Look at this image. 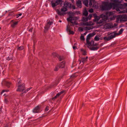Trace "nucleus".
<instances>
[{
    "instance_id": "nucleus-53",
    "label": "nucleus",
    "mask_w": 127,
    "mask_h": 127,
    "mask_svg": "<svg viewBox=\"0 0 127 127\" xmlns=\"http://www.w3.org/2000/svg\"><path fill=\"white\" fill-rule=\"evenodd\" d=\"M49 107L48 106H47L45 108V111H48L49 110Z\"/></svg>"
},
{
    "instance_id": "nucleus-7",
    "label": "nucleus",
    "mask_w": 127,
    "mask_h": 127,
    "mask_svg": "<svg viewBox=\"0 0 127 127\" xmlns=\"http://www.w3.org/2000/svg\"><path fill=\"white\" fill-rule=\"evenodd\" d=\"M2 85L4 84L5 85L7 86L8 88L10 87V86L11 85V83L10 82L6 81L5 80H4L2 81Z\"/></svg>"
},
{
    "instance_id": "nucleus-35",
    "label": "nucleus",
    "mask_w": 127,
    "mask_h": 127,
    "mask_svg": "<svg viewBox=\"0 0 127 127\" xmlns=\"http://www.w3.org/2000/svg\"><path fill=\"white\" fill-rule=\"evenodd\" d=\"M81 51L83 52L82 54L84 55H86V51L85 50H84L83 49H81Z\"/></svg>"
},
{
    "instance_id": "nucleus-55",
    "label": "nucleus",
    "mask_w": 127,
    "mask_h": 127,
    "mask_svg": "<svg viewBox=\"0 0 127 127\" xmlns=\"http://www.w3.org/2000/svg\"><path fill=\"white\" fill-rule=\"evenodd\" d=\"M22 14L21 13H20V14H18L17 15H16V16H17L16 17L18 18L19 17V16H21V15Z\"/></svg>"
},
{
    "instance_id": "nucleus-58",
    "label": "nucleus",
    "mask_w": 127,
    "mask_h": 127,
    "mask_svg": "<svg viewBox=\"0 0 127 127\" xmlns=\"http://www.w3.org/2000/svg\"><path fill=\"white\" fill-rule=\"evenodd\" d=\"M33 29V28H31V29H30L29 30V32H32V30Z\"/></svg>"
},
{
    "instance_id": "nucleus-6",
    "label": "nucleus",
    "mask_w": 127,
    "mask_h": 127,
    "mask_svg": "<svg viewBox=\"0 0 127 127\" xmlns=\"http://www.w3.org/2000/svg\"><path fill=\"white\" fill-rule=\"evenodd\" d=\"M95 34L94 32H93L92 33H90L88 34L87 36L86 41L87 44H89V40H90L91 37H93Z\"/></svg>"
},
{
    "instance_id": "nucleus-26",
    "label": "nucleus",
    "mask_w": 127,
    "mask_h": 127,
    "mask_svg": "<svg viewBox=\"0 0 127 127\" xmlns=\"http://www.w3.org/2000/svg\"><path fill=\"white\" fill-rule=\"evenodd\" d=\"M94 42L93 40H92L91 42L89 41V44H87L89 46H93L94 45Z\"/></svg>"
},
{
    "instance_id": "nucleus-34",
    "label": "nucleus",
    "mask_w": 127,
    "mask_h": 127,
    "mask_svg": "<svg viewBox=\"0 0 127 127\" xmlns=\"http://www.w3.org/2000/svg\"><path fill=\"white\" fill-rule=\"evenodd\" d=\"M60 68H59V65H58V64L57 65V66H56L55 69H54V70L55 71H57L58 69Z\"/></svg>"
},
{
    "instance_id": "nucleus-19",
    "label": "nucleus",
    "mask_w": 127,
    "mask_h": 127,
    "mask_svg": "<svg viewBox=\"0 0 127 127\" xmlns=\"http://www.w3.org/2000/svg\"><path fill=\"white\" fill-rule=\"evenodd\" d=\"M89 2V1L87 0H83V3L87 7H88V3Z\"/></svg>"
},
{
    "instance_id": "nucleus-16",
    "label": "nucleus",
    "mask_w": 127,
    "mask_h": 127,
    "mask_svg": "<svg viewBox=\"0 0 127 127\" xmlns=\"http://www.w3.org/2000/svg\"><path fill=\"white\" fill-rule=\"evenodd\" d=\"M64 64L65 62H63L59 64H58V65L59 66V68H63L64 67Z\"/></svg>"
},
{
    "instance_id": "nucleus-27",
    "label": "nucleus",
    "mask_w": 127,
    "mask_h": 127,
    "mask_svg": "<svg viewBox=\"0 0 127 127\" xmlns=\"http://www.w3.org/2000/svg\"><path fill=\"white\" fill-rule=\"evenodd\" d=\"M68 14L69 15V17H70V16H71V17L73 16L75 14L73 12H72L71 11H70L68 12Z\"/></svg>"
},
{
    "instance_id": "nucleus-17",
    "label": "nucleus",
    "mask_w": 127,
    "mask_h": 127,
    "mask_svg": "<svg viewBox=\"0 0 127 127\" xmlns=\"http://www.w3.org/2000/svg\"><path fill=\"white\" fill-rule=\"evenodd\" d=\"M127 16L126 15H122L121 17L122 19L121 20H123L124 21H127Z\"/></svg>"
},
{
    "instance_id": "nucleus-15",
    "label": "nucleus",
    "mask_w": 127,
    "mask_h": 127,
    "mask_svg": "<svg viewBox=\"0 0 127 127\" xmlns=\"http://www.w3.org/2000/svg\"><path fill=\"white\" fill-rule=\"evenodd\" d=\"M52 23V22H48L47 24L45 27V30H48L50 27V25H51Z\"/></svg>"
},
{
    "instance_id": "nucleus-44",
    "label": "nucleus",
    "mask_w": 127,
    "mask_h": 127,
    "mask_svg": "<svg viewBox=\"0 0 127 127\" xmlns=\"http://www.w3.org/2000/svg\"><path fill=\"white\" fill-rule=\"evenodd\" d=\"M113 12H107L106 14L107 15H108L109 16H110L111 15H112L113 14Z\"/></svg>"
},
{
    "instance_id": "nucleus-24",
    "label": "nucleus",
    "mask_w": 127,
    "mask_h": 127,
    "mask_svg": "<svg viewBox=\"0 0 127 127\" xmlns=\"http://www.w3.org/2000/svg\"><path fill=\"white\" fill-rule=\"evenodd\" d=\"M95 20H94V21H98L100 19L99 16L95 15Z\"/></svg>"
},
{
    "instance_id": "nucleus-29",
    "label": "nucleus",
    "mask_w": 127,
    "mask_h": 127,
    "mask_svg": "<svg viewBox=\"0 0 127 127\" xmlns=\"http://www.w3.org/2000/svg\"><path fill=\"white\" fill-rule=\"evenodd\" d=\"M87 17H83L82 18V21L83 22H87L89 19Z\"/></svg>"
},
{
    "instance_id": "nucleus-49",
    "label": "nucleus",
    "mask_w": 127,
    "mask_h": 127,
    "mask_svg": "<svg viewBox=\"0 0 127 127\" xmlns=\"http://www.w3.org/2000/svg\"><path fill=\"white\" fill-rule=\"evenodd\" d=\"M89 12L90 13H93L94 12V10L93 9L91 8L89 10Z\"/></svg>"
},
{
    "instance_id": "nucleus-1",
    "label": "nucleus",
    "mask_w": 127,
    "mask_h": 127,
    "mask_svg": "<svg viewBox=\"0 0 127 127\" xmlns=\"http://www.w3.org/2000/svg\"><path fill=\"white\" fill-rule=\"evenodd\" d=\"M71 16H70V17H69L67 19V21L68 22H70L71 23V24H70V26H72L74 25H77L76 20L78 19V17H73V16L71 17Z\"/></svg>"
},
{
    "instance_id": "nucleus-13",
    "label": "nucleus",
    "mask_w": 127,
    "mask_h": 127,
    "mask_svg": "<svg viewBox=\"0 0 127 127\" xmlns=\"http://www.w3.org/2000/svg\"><path fill=\"white\" fill-rule=\"evenodd\" d=\"M66 30L67 32H69V34H74V32L70 30V26L68 24L67 25L66 28Z\"/></svg>"
},
{
    "instance_id": "nucleus-11",
    "label": "nucleus",
    "mask_w": 127,
    "mask_h": 127,
    "mask_svg": "<svg viewBox=\"0 0 127 127\" xmlns=\"http://www.w3.org/2000/svg\"><path fill=\"white\" fill-rule=\"evenodd\" d=\"M107 15H104L102 14L100 15V17L102 18V19L104 21H106L108 20V18L107 16Z\"/></svg>"
},
{
    "instance_id": "nucleus-12",
    "label": "nucleus",
    "mask_w": 127,
    "mask_h": 127,
    "mask_svg": "<svg viewBox=\"0 0 127 127\" xmlns=\"http://www.w3.org/2000/svg\"><path fill=\"white\" fill-rule=\"evenodd\" d=\"M76 4L77 7L79 8H81L82 7L81 2L80 0H78L77 1Z\"/></svg>"
},
{
    "instance_id": "nucleus-33",
    "label": "nucleus",
    "mask_w": 127,
    "mask_h": 127,
    "mask_svg": "<svg viewBox=\"0 0 127 127\" xmlns=\"http://www.w3.org/2000/svg\"><path fill=\"white\" fill-rule=\"evenodd\" d=\"M52 56L54 57H57L59 55L55 53H53L52 54Z\"/></svg>"
},
{
    "instance_id": "nucleus-46",
    "label": "nucleus",
    "mask_w": 127,
    "mask_h": 127,
    "mask_svg": "<svg viewBox=\"0 0 127 127\" xmlns=\"http://www.w3.org/2000/svg\"><path fill=\"white\" fill-rule=\"evenodd\" d=\"M85 29H86V30H90L92 29L91 27H85Z\"/></svg>"
},
{
    "instance_id": "nucleus-41",
    "label": "nucleus",
    "mask_w": 127,
    "mask_h": 127,
    "mask_svg": "<svg viewBox=\"0 0 127 127\" xmlns=\"http://www.w3.org/2000/svg\"><path fill=\"white\" fill-rule=\"evenodd\" d=\"M24 48L23 46H22L19 47L18 49L20 50H22Z\"/></svg>"
},
{
    "instance_id": "nucleus-21",
    "label": "nucleus",
    "mask_w": 127,
    "mask_h": 127,
    "mask_svg": "<svg viewBox=\"0 0 127 127\" xmlns=\"http://www.w3.org/2000/svg\"><path fill=\"white\" fill-rule=\"evenodd\" d=\"M18 23V22H13L11 24V27L13 28H14L16 26L17 24Z\"/></svg>"
},
{
    "instance_id": "nucleus-32",
    "label": "nucleus",
    "mask_w": 127,
    "mask_h": 127,
    "mask_svg": "<svg viewBox=\"0 0 127 127\" xmlns=\"http://www.w3.org/2000/svg\"><path fill=\"white\" fill-rule=\"evenodd\" d=\"M61 1L62 0H57L55 2L58 5L61 2Z\"/></svg>"
},
{
    "instance_id": "nucleus-8",
    "label": "nucleus",
    "mask_w": 127,
    "mask_h": 127,
    "mask_svg": "<svg viewBox=\"0 0 127 127\" xmlns=\"http://www.w3.org/2000/svg\"><path fill=\"white\" fill-rule=\"evenodd\" d=\"M40 107L41 106L40 105L37 106L33 109V112L34 113L39 112Z\"/></svg>"
},
{
    "instance_id": "nucleus-64",
    "label": "nucleus",
    "mask_w": 127,
    "mask_h": 127,
    "mask_svg": "<svg viewBox=\"0 0 127 127\" xmlns=\"http://www.w3.org/2000/svg\"><path fill=\"white\" fill-rule=\"evenodd\" d=\"M88 59V57L87 56L85 58V59L86 60V61H87V59Z\"/></svg>"
},
{
    "instance_id": "nucleus-38",
    "label": "nucleus",
    "mask_w": 127,
    "mask_h": 127,
    "mask_svg": "<svg viewBox=\"0 0 127 127\" xmlns=\"http://www.w3.org/2000/svg\"><path fill=\"white\" fill-rule=\"evenodd\" d=\"M57 5L56 3V2H52V7H54Z\"/></svg>"
},
{
    "instance_id": "nucleus-48",
    "label": "nucleus",
    "mask_w": 127,
    "mask_h": 127,
    "mask_svg": "<svg viewBox=\"0 0 127 127\" xmlns=\"http://www.w3.org/2000/svg\"><path fill=\"white\" fill-rule=\"evenodd\" d=\"M76 77V76H75V75L74 74H73L72 75L70 76V78H75Z\"/></svg>"
},
{
    "instance_id": "nucleus-2",
    "label": "nucleus",
    "mask_w": 127,
    "mask_h": 127,
    "mask_svg": "<svg viewBox=\"0 0 127 127\" xmlns=\"http://www.w3.org/2000/svg\"><path fill=\"white\" fill-rule=\"evenodd\" d=\"M25 85L24 84L18 85V89L17 90V91L21 92L22 93V94H23L24 93H26V91L25 90Z\"/></svg>"
},
{
    "instance_id": "nucleus-36",
    "label": "nucleus",
    "mask_w": 127,
    "mask_h": 127,
    "mask_svg": "<svg viewBox=\"0 0 127 127\" xmlns=\"http://www.w3.org/2000/svg\"><path fill=\"white\" fill-rule=\"evenodd\" d=\"M80 39L81 40H82L83 41H84L85 40V39L84 38V36L82 34H81V36L80 37Z\"/></svg>"
},
{
    "instance_id": "nucleus-59",
    "label": "nucleus",
    "mask_w": 127,
    "mask_h": 127,
    "mask_svg": "<svg viewBox=\"0 0 127 127\" xmlns=\"http://www.w3.org/2000/svg\"><path fill=\"white\" fill-rule=\"evenodd\" d=\"M98 45V44L97 43H95V44H94V45L93 46H97Z\"/></svg>"
},
{
    "instance_id": "nucleus-25",
    "label": "nucleus",
    "mask_w": 127,
    "mask_h": 127,
    "mask_svg": "<svg viewBox=\"0 0 127 127\" xmlns=\"http://www.w3.org/2000/svg\"><path fill=\"white\" fill-rule=\"evenodd\" d=\"M124 31V29H123L122 28L119 31L118 33H116V34L118 35H119L120 34H121L122 33V32Z\"/></svg>"
},
{
    "instance_id": "nucleus-54",
    "label": "nucleus",
    "mask_w": 127,
    "mask_h": 127,
    "mask_svg": "<svg viewBox=\"0 0 127 127\" xmlns=\"http://www.w3.org/2000/svg\"><path fill=\"white\" fill-rule=\"evenodd\" d=\"M58 97L56 96H55L54 97H53L52 98V100H54L55 99H56Z\"/></svg>"
},
{
    "instance_id": "nucleus-3",
    "label": "nucleus",
    "mask_w": 127,
    "mask_h": 127,
    "mask_svg": "<svg viewBox=\"0 0 127 127\" xmlns=\"http://www.w3.org/2000/svg\"><path fill=\"white\" fill-rule=\"evenodd\" d=\"M103 5L102 6V10H109L112 7L111 5L110 4H108L107 3L104 2L103 3Z\"/></svg>"
},
{
    "instance_id": "nucleus-47",
    "label": "nucleus",
    "mask_w": 127,
    "mask_h": 127,
    "mask_svg": "<svg viewBox=\"0 0 127 127\" xmlns=\"http://www.w3.org/2000/svg\"><path fill=\"white\" fill-rule=\"evenodd\" d=\"M115 16H113L112 17H110V18L111 20H113L115 19Z\"/></svg>"
},
{
    "instance_id": "nucleus-14",
    "label": "nucleus",
    "mask_w": 127,
    "mask_h": 127,
    "mask_svg": "<svg viewBox=\"0 0 127 127\" xmlns=\"http://www.w3.org/2000/svg\"><path fill=\"white\" fill-rule=\"evenodd\" d=\"M71 4L70 3L68 2H67L66 1L64 3V6L66 7V8L67 7L70 8L71 6Z\"/></svg>"
},
{
    "instance_id": "nucleus-40",
    "label": "nucleus",
    "mask_w": 127,
    "mask_h": 127,
    "mask_svg": "<svg viewBox=\"0 0 127 127\" xmlns=\"http://www.w3.org/2000/svg\"><path fill=\"white\" fill-rule=\"evenodd\" d=\"M83 25L85 26H90L91 25L90 24L88 23V22H86L85 23H83Z\"/></svg>"
},
{
    "instance_id": "nucleus-52",
    "label": "nucleus",
    "mask_w": 127,
    "mask_h": 127,
    "mask_svg": "<svg viewBox=\"0 0 127 127\" xmlns=\"http://www.w3.org/2000/svg\"><path fill=\"white\" fill-rule=\"evenodd\" d=\"M92 17V14H90L89 15V16L87 17L88 18V19H90L91 18V17Z\"/></svg>"
},
{
    "instance_id": "nucleus-30",
    "label": "nucleus",
    "mask_w": 127,
    "mask_h": 127,
    "mask_svg": "<svg viewBox=\"0 0 127 127\" xmlns=\"http://www.w3.org/2000/svg\"><path fill=\"white\" fill-rule=\"evenodd\" d=\"M94 0H89V5L91 7H92L93 3H94Z\"/></svg>"
},
{
    "instance_id": "nucleus-20",
    "label": "nucleus",
    "mask_w": 127,
    "mask_h": 127,
    "mask_svg": "<svg viewBox=\"0 0 127 127\" xmlns=\"http://www.w3.org/2000/svg\"><path fill=\"white\" fill-rule=\"evenodd\" d=\"M79 61L80 62V64L81 63V62L83 63V64L85 62L87 61L85 59V58H81V60H79Z\"/></svg>"
},
{
    "instance_id": "nucleus-60",
    "label": "nucleus",
    "mask_w": 127,
    "mask_h": 127,
    "mask_svg": "<svg viewBox=\"0 0 127 127\" xmlns=\"http://www.w3.org/2000/svg\"><path fill=\"white\" fill-rule=\"evenodd\" d=\"M5 101L6 103H7L8 102L6 98L5 99Z\"/></svg>"
},
{
    "instance_id": "nucleus-37",
    "label": "nucleus",
    "mask_w": 127,
    "mask_h": 127,
    "mask_svg": "<svg viewBox=\"0 0 127 127\" xmlns=\"http://www.w3.org/2000/svg\"><path fill=\"white\" fill-rule=\"evenodd\" d=\"M104 39L106 41H109L110 40L109 38V36H108V37H107L106 36H105L104 37Z\"/></svg>"
},
{
    "instance_id": "nucleus-62",
    "label": "nucleus",
    "mask_w": 127,
    "mask_h": 127,
    "mask_svg": "<svg viewBox=\"0 0 127 127\" xmlns=\"http://www.w3.org/2000/svg\"><path fill=\"white\" fill-rule=\"evenodd\" d=\"M25 8L24 7H23L22 8V9H21L23 10H25Z\"/></svg>"
},
{
    "instance_id": "nucleus-51",
    "label": "nucleus",
    "mask_w": 127,
    "mask_h": 127,
    "mask_svg": "<svg viewBox=\"0 0 127 127\" xmlns=\"http://www.w3.org/2000/svg\"><path fill=\"white\" fill-rule=\"evenodd\" d=\"M79 30L81 32L83 31V28L81 27H80L78 28Z\"/></svg>"
},
{
    "instance_id": "nucleus-10",
    "label": "nucleus",
    "mask_w": 127,
    "mask_h": 127,
    "mask_svg": "<svg viewBox=\"0 0 127 127\" xmlns=\"http://www.w3.org/2000/svg\"><path fill=\"white\" fill-rule=\"evenodd\" d=\"M114 26L112 23H109L106 24L105 26V27L106 29H109L113 28Z\"/></svg>"
},
{
    "instance_id": "nucleus-28",
    "label": "nucleus",
    "mask_w": 127,
    "mask_h": 127,
    "mask_svg": "<svg viewBox=\"0 0 127 127\" xmlns=\"http://www.w3.org/2000/svg\"><path fill=\"white\" fill-rule=\"evenodd\" d=\"M88 14V12L86 10H85L83 13V15L87 16Z\"/></svg>"
},
{
    "instance_id": "nucleus-56",
    "label": "nucleus",
    "mask_w": 127,
    "mask_h": 127,
    "mask_svg": "<svg viewBox=\"0 0 127 127\" xmlns=\"http://www.w3.org/2000/svg\"><path fill=\"white\" fill-rule=\"evenodd\" d=\"M61 94L59 92L57 94V95H56L58 97H59V96L61 95Z\"/></svg>"
},
{
    "instance_id": "nucleus-9",
    "label": "nucleus",
    "mask_w": 127,
    "mask_h": 127,
    "mask_svg": "<svg viewBox=\"0 0 127 127\" xmlns=\"http://www.w3.org/2000/svg\"><path fill=\"white\" fill-rule=\"evenodd\" d=\"M116 33V32H113L111 33L110 34H108V35L111 34V35L109 36L110 40L115 37L116 35H117Z\"/></svg>"
},
{
    "instance_id": "nucleus-4",
    "label": "nucleus",
    "mask_w": 127,
    "mask_h": 127,
    "mask_svg": "<svg viewBox=\"0 0 127 127\" xmlns=\"http://www.w3.org/2000/svg\"><path fill=\"white\" fill-rule=\"evenodd\" d=\"M111 1L112 2L110 3L112 7L114 6V7H117V6L119 5L120 1L119 0H111Z\"/></svg>"
},
{
    "instance_id": "nucleus-63",
    "label": "nucleus",
    "mask_w": 127,
    "mask_h": 127,
    "mask_svg": "<svg viewBox=\"0 0 127 127\" xmlns=\"http://www.w3.org/2000/svg\"><path fill=\"white\" fill-rule=\"evenodd\" d=\"M6 91V90H3L2 91V92H1V94H2V93L3 92H4V91Z\"/></svg>"
},
{
    "instance_id": "nucleus-22",
    "label": "nucleus",
    "mask_w": 127,
    "mask_h": 127,
    "mask_svg": "<svg viewBox=\"0 0 127 127\" xmlns=\"http://www.w3.org/2000/svg\"><path fill=\"white\" fill-rule=\"evenodd\" d=\"M99 48L98 47H92L90 48V49L91 50H97Z\"/></svg>"
},
{
    "instance_id": "nucleus-50",
    "label": "nucleus",
    "mask_w": 127,
    "mask_h": 127,
    "mask_svg": "<svg viewBox=\"0 0 127 127\" xmlns=\"http://www.w3.org/2000/svg\"><path fill=\"white\" fill-rule=\"evenodd\" d=\"M12 57H10V56H9L8 57L7 60H11L12 59Z\"/></svg>"
},
{
    "instance_id": "nucleus-23",
    "label": "nucleus",
    "mask_w": 127,
    "mask_h": 127,
    "mask_svg": "<svg viewBox=\"0 0 127 127\" xmlns=\"http://www.w3.org/2000/svg\"><path fill=\"white\" fill-rule=\"evenodd\" d=\"M57 57L58 58V59L60 61H62L64 59V58L63 56H59V55H58Z\"/></svg>"
},
{
    "instance_id": "nucleus-43",
    "label": "nucleus",
    "mask_w": 127,
    "mask_h": 127,
    "mask_svg": "<svg viewBox=\"0 0 127 127\" xmlns=\"http://www.w3.org/2000/svg\"><path fill=\"white\" fill-rule=\"evenodd\" d=\"M21 80L20 79H19L17 81L18 82V85H20V84L21 83Z\"/></svg>"
},
{
    "instance_id": "nucleus-18",
    "label": "nucleus",
    "mask_w": 127,
    "mask_h": 127,
    "mask_svg": "<svg viewBox=\"0 0 127 127\" xmlns=\"http://www.w3.org/2000/svg\"><path fill=\"white\" fill-rule=\"evenodd\" d=\"M63 76H61L58 78V79L56 80V86L57 84L59 83V81L62 78Z\"/></svg>"
},
{
    "instance_id": "nucleus-57",
    "label": "nucleus",
    "mask_w": 127,
    "mask_h": 127,
    "mask_svg": "<svg viewBox=\"0 0 127 127\" xmlns=\"http://www.w3.org/2000/svg\"><path fill=\"white\" fill-rule=\"evenodd\" d=\"M116 10L117 11H119L120 10L119 9V8H116Z\"/></svg>"
},
{
    "instance_id": "nucleus-61",
    "label": "nucleus",
    "mask_w": 127,
    "mask_h": 127,
    "mask_svg": "<svg viewBox=\"0 0 127 127\" xmlns=\"http://www.w3.org/2000/svg\"><path fill=\"white\" fill-rule=\"evenodd\" d=\"M64 91H62L60 93L61 94L64 93Z\"/></svg>"
},
{
    "instance_id": "nucleus-31",
    "label": "nucleus",
    "mask_w": 127,
    "mask_h": 127,
    "mask_svg": "<svg viewBox=\"0 0 127 127\" xmlns=\"http://www.w3.org/2000/svg\"><path fill=\"white\" fill-rule=\"evenodd\" d=\"M96 2L94 0V3H93V4L92 7H95V8L96 7Z\"/></svg>"
},
{
    "instance_id": "nucleus-42",
    "label": "nucleus",
    "mask_w": 127,
    "mask_h": 127,
    "mask_svg": "<svg viewBox=\"0 0 127 127\" xmlns=\"http://www.w3.org/2000/svg\"><path fill=\"white\" fill-rule=\"evenodd\" d=\"M104 21L102 19V20H100L97 23L98 24H101Z\"/></svg>"
},
{
    "instance_id": "nucleus-5",
    "label": "nucleus",
    "mask_w": 127,
    "mask_h": 127,
    "mask_svg": "<svg viewBox=\"0 0 127 127\" xmlns=\"http://www.w3.org/2000/svg\"><path fill=\"white\" fill-rule=\"evenodd\" d=\"M67 8L65 7H63L61 9V11H60L58 10H57V12L58 14L59 15H64L65 14L63 12H64L67 11Z\"/></svg>"
},
{
    "instance_id": "nucleus-39",
    "label": "nucleus",
    "mask_w": 127,
    "mask_h": 127,
    "mask_svg": "<svg viewBox=\"0 0 127 127\" xmlns=\"http://www.w3.org/2000/svg\"><path fill=\"white\" fill-rule=\"evenodd\" d=\"M94 39L95 41H98L99 40V38L98 37L97 35H96Z\"/></svg>"
},
{
    "instance_id": "nucleus-45",
    "label": "nucleus",
    "mask_w": 127,
    "mask_h": 127,
    "mask_svg": "<svg viewBox=\"0 0 127 127\" xmlns=\"http://www.w3.org/2000/svg\"><path fill=\"white\" fill-rule=\"evenodd\" d=\"M69 8L70 9L72 8L74 9H76L75 6L74 5H72V4L71 5V6Z\"/></svg>"
}]
</instances>
